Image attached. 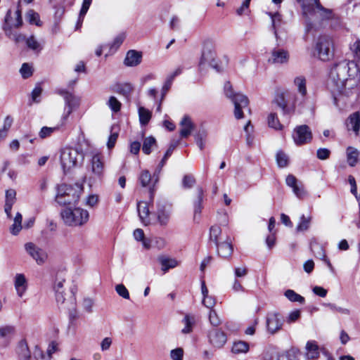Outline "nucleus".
Instances as JSON below:
<instances>
[{"mask_svg": "<svg viewBox=\"0 0 360 360\" xmlns=\"http://www.w3.org/2000/svg\"><path fill=\"white\" fill-rule=\"evenodd\" d=\"M301 7L307 32L319 31L333 18V11L323 7L320 0H302Z\"/></svg>", "mask_w": 360, "mask_h": 360, "instance_id": "nucleus-1", "label": "nucleus"}, {"mask_svg": "<svg viewBox=\"0 0 360 360\" xmlns=\"http://www.w3.org/2000/svg\"><path fill=\"white\" fill-rule=\"evenodd\" d=\"M349 63L342 60L334 64L330 71L328 86L333 97L334 104L338 107L340 103H345V97L349 96V91L345 88L349 71Z\"/></svg>", "mask_w": 360, "mask_h": 360, "instance_id": "nucleus-2", "label": "nucleus"}, {"mask_svg": "<svg viewBox=\"0 0 360 360\" xmlns=\"http://www.w3.org/2000/svg\"><path fill=\"white\" fill-rule=\"evenodd\" d=\"M83 192V186L80 184L74 185L61 184L57 188L56 201L62 206L76 205L79 202Z\"/></svg>", "mask_w": 360, "mask_h": 360, "instance_id": "nucleus-3", "label": "nucleus"}, {"mask_svg": "<svg viewBox=\"0 0 360 360\" xmlns=\"http://www.w3.org/2000/svg\"><path fill=\"white\" fill-rule=\"evenodd\" d=\"M64 224L68 226H82L89 219V212L80 207H66L60 212Z\"/></svg>", "mask_w": 360, "mask_h": 360, "instance_id": "nucleus-4", "label": "nucleus"}, {"mask_svg": "<svg viewBox=\"0 0 360 360\" xmlns=\"http://www.w3.org/2000/svg\"><path fill=\"white\" fill-rule=\"evenodd\" d=\"M224 94L231 101L234 105V116L236 119H242L243 117V109L248 108V98L240 93H235L231 83L226 82L224 86Z\"/></svg>", "mask_w": 360, "mask_h": 360, "instance_id": "nucleus-5", "label": "nucleus"}, {"mask_svg": "<svg viewBox=\"0 0 360 360\" xmlns=\"http://www.w3.org/2000/svg\"><path fill=\"white\" fill-rule=\"evenodd\" d=\"M215 58L216 53L213 42L210 39L205 40L200 59V65L207 64L215 69L217 72H220V67L219 66Z\"/></svg>", "mask_w": 360, "mask_h": 360, "instance_id": "nucleus-6", "label": "nucleus"}, {"mask_svg": "<svg viewBox=\"0 0 360 360\" xmlns=\"http://www.w3.org/2000/svg\"><path fill=\"white\" fill-rule=\"evenodd\" d=\"M333 41L328 36H320L315 46V51L318 58L323 61H328L333 56L332 49Z\"/></svg>", "mask_w": 360, "mask_h": 360, "instance_id": "nucleus-7", "label": "nucleus"}, {"mask_svg": "<svg viewBox=\"0 0 360 360\" xmlns=\"http://www.w3.org/2000/svg\"><path fill=\"white\" fill-rule=\"evenodd\" d=\"M79 155V152L72 148H65L60 150V164L65 173L76 165Z\"/></svg>", "mask_w": 360, "mask_h": 360, "instance_id": "nucleus-8", "label": "nucleus"}, {"mask_svg": "<svg viewBox=\"0 0 360 360\" xmlns=\"http://www.w3.org/2000/svg\"><path fill=\"white\" fill-rule=\"evenodd\" d=\"M22 25V18L21 15L20 1H18L17 11L12 15L11 10H8L6 17L5 23L3 27L6 34H10L12 28H19Z\"/></svg>", "mask_w": 360, "mask_h": 360, "instance_id": "nucleus-9", "label": "nucleus"}, {"mask_svg": "<svg viewBox=\"0 0 360 360\" xmlns=\"http://www.w3.org/2000/svg\"><path fill=\"white\" fill-rule=\"evenodd\" d=\"M292 138L297 146H302L311 141V131L307 125H300L294 129Z\"/></svg>", "mask_w": 360, "mask_h": 360, "instance_id": "nucleus-10", "label": "nucleus"}, {"mask_svg": "<svg viewBox=\"0 0 360 360\" xmlns=\"http://www.w3.org/2000/svg\"><path fill=\"white\" fill-rule=\"evenodd\" d=\"M56 93L63 96L65 100V112L63 118L66 119L72 113V110L79 105V99L65 89H58Z\"/></svg>", "mask_w": 360, "mask_h": 360, "instance_id": "nucleus-11", "label": "nucleus"}, {"mask_svg": "<svg viewBox=\"0 0 360 360\" xmlns=\"http://www.w3.org/2000/svg\"><path fill=\"white\" fill-rule=\"evenodd\" d=\"M266 328L270 334H275L282 328L283 319L278 313H269L266 316Z\"/></svg>", "mask_w": 360, "mask_h": 360, "instance_id": "nucleus-12", "label": "nucleus"}, {"mask_svg": "<svg viewBox=\"0 0 360 360\" xmlns=\"http://www.w3.org/2000/svg\"><path fill=\"white\" fill-rule=\"evenodd\" d=\"M27 252L37 262L38 264H44L47 258L46 252L37 247L33 243H27L25 245Z\"/></svg>", "mask_w": 360, "mask_h": 360, "instance_id": "nucleus-13", "label": "nucleus"}, {"mask_svg": "<svg viewBox=\"0 0 360 360\" xmlns=\"http://www.w3.org/2000/svg\"><path fill=\"white\" fill-rule=\"evenodd\" d=\"M208 338L210 344L217 348L222 347L227 341L225 333L217 328L210 330Z\"/></svg>", "mask_w": 360, "mask_h": 360, "instance_id": "nucleus-14", "label": "nucleus"}, {"mask_svg": "<svg viewBox=\"0 0 360 360\" xmlns=\"http://www.w3.org/2000/svg\"><path fill=\"white\" fill-rule=\"evenodd\" d=\"M91 172L98 178H101L104 172V162L103 156L99 154L93 155L91 160Z\"/></svg>", "mask_w": 360, "mask_h": 360, "instance_id": "nucleus-15", "label": "nucleus"}, {"mask_svg": "<svg viewBox=\"0 0 360 360\" xmlns=\"http://www.w3.org/2000/svg\"><path fill=\"white\" fill-rule=\"evenodd\" d=\"M139 181L143 187H149L150 202H153L154 198L155 184H153V187L150 186L153 179L149 171L146 169L141 171L139 177Z\"/></svg>", "mask_w": 360, "mask_h": 360, "instance_id": "nucleus-16", "label": "nucleus"}, {"mask_svg": "<svg viewBox=\"0 0 360 360\" xmlns=\"http://www.w3.org/2000/svg\"><path fill=\"white\" fill-rule=\"evenodd\" d=\"M290 56L288 51L283 49H274L269 61L273 63L284 64L288 62Z\"/></svg>", "mask_w": 360, "mask_h": 360, "instance_id": "nucleus-17", "label": "nucleus"}, {"mask_svg": "<svg viewBox=\"0 0 360 360\" xmlns=\"http://www.w3.org/2000/svg\"><path fill=\"white\" fill-rule=\"evenodd\" d=\"M180 136L181 138H187L194 129V124L191 119L188 115H184L180 122Z\"/></svg>", "mask_w": 360, "mask_h": 360, "instance_id": "nucleus-18", "label": "nucleus"}, {"mask_svg": "<svg viewBox=\"0 0 360 360\" xmlns=\"http://www.w3.org/2000/svg\"><path fill=\"white\" fill-rule=\"evenodd\" d=\"M346 125L348 130H352L358 134L360 130V112H355L351 114L347 120Z\"/></svg>", "mask_w": 360, "mask_h": 360, "instance_id": "nucleus-19", "label": "nucleus"}, {"mask_svg": "<svg viewBox=\"0 0 360 360\" xmlns=\"http://www.w3.org/2000/svg\"><path fill=\"white\" fill-rule=\"evenodd\" d=\"M306 358L309 360H315L319 357V347L314 340L308 341L306 344Z\"/></svg>", "mask_w": 360, "mask_h": 360, "instance_id": "nucleus-20", "label": "nucleus"}, {"mask_svg": "<svg viewBox=\"0 0 360 360\" xmlns=\"http://www.w3.org/2000/svg\"><path fill=\"white\" fill-rule=\"evenodd\" d=\"M14 285L18 295L22 297L27 287V280L24 274H17L15 275L14 278Z\"/></svg>", "mask_w": 360, "mask_h": 360, "instance_id": "nucleus-21", "label": "nucleus"}, {"mask_svg": "<svg viewBox=\"0 0 360 360\" xmlns=\"http://www.w3.org/2000/svg\"><path fill=\"white\" fill-rule=\"evenodd\" d=\"M158 260L161 264V270L166 273L170 269L175 268L179 265V262L174 258H170L165 255H160L158 257Z\"/></svg>", "mask_w": 360, "mask_h": 360, "instance_id": "nucleus-22", "label": "nucleus"}, {"mask_svg": "<svg viewBox=\"0 0 360 360\" xmlns=\"http://www.w3.org/2000/svg\"><path fill=\"white\" fill-rule=\"evenodd\" d=\"M141 53L134 51L130 50L127 52L124 59V65L129 67L136 66L141 62Z\"/></svg>", "mask_w": 360, "mask_h": 360, "instance_id": "nucleus-23", "label": "nucleus"}, {"mask_svg": "<svg viewBox=\"0 0 360 360\" xmlns=\"http://www.w3.org/2000/svg\"><path fill=\"white\" fill-rule=\"evenodd\" d=\"M16 353L19 360H30L31 358V352L29 349L27 343L22 340L19 342L16 347Z\"/></svg>", "mask_w": 360, "mask_h": 360, "instance_id": "nucleus-24", "label": "nucleus"}, {"mask_svg": "<svg viewBox=\"0 0 360 360\" xmlns=\"http://www.w3.org/2000/svg\"><path fill=\"white\" fill-rule=\"evenodd\" d=\"M137 210L141 222L144 225H147L149 223V220L148 218L150 214L148 203L143 201L138 202Z\"/></svg>", "mask_w": 360, "mask_h": 360, "instance_id": "nucleus-25", "label": "nucleus"}, {"mask_svg": "<svg viewBox=\"0 0 360 360\" xmlns=\"http://www.w3.org/2000/svg\"><path fill=\"white\" fill-rule=\"evenodd\" d=\"M311 249L314 252V255L317 258L323 260L326 262V264H327V266L329 267V269L332 271H333V267L330 262L329 261V259L327 258L323 248L319 244L315 243L314 245H312V244L311 245Z\"/></svg>", "mask_w": 360, "mask_h": 360, "instance_id": "nucleus-26", "label": "nucleus"}, {"mask_svg": "<svg viewBox=\"0 0 360 360\" xmlns=\"http://www.w3.org/2000/svg\"><path fill=\"white\" fill-rule=\"evenodd\" d=\"M215 245L217 248L218 255L220 257L227 258L231 255L233 246L231 242L227 240Z\"/></svg>", "mask_w": 360, "mask_h": 360, "instance_id": "nucleus-27", "label": "nucleus"}, {"mask_svg": "<svg viewBox=\"0 0 360 360\" xmlns=\"http://www.w3.org/2000/svg\"><path fill=\"white\" fill-rule=\"evenodd\" d=\"M274 102L282 110L283 115H290L294 112V107L288 106L283 94L278 95Z\"/></svg>", "mask_w": 360, "mask_h": 360, "instance_id": "nucleus-28", "label": "nucleus"}, {"mask_svg": "<svg viewBox=\"0 0 360 360\" xmlns=\"http://www.w3.org/2000/svg\"><path fill=\"white\" fill-rule=\"evenodd\" d=\"M197 191V199L193 202V207H194V218H196L198 214H200L202 211V203L204 198V191L202 187L198 186L196 189Z\"/></svg>", "mask_w": 360, "mask_h": 360, "instance_id": "nucleus-29", "label": "nucleus"}, {"mask_svg": "<svg viewBox=\"0 0 360 360\" xmlns=\"http://www.w3.org/2000/svg\"><path fill=\"white\" fill-rule=\"evenodd\" d=\"M134 90V86L130 83H121L115 85V92L129 98Z\"/></svg>", "mask_w": 360, "mask_h": 360, "instance_id": "nucleus-30", "label": "nucleus"}, {"mask_svg": "<svg viewBox=\"0 0 360 360\" xmlns=\"http://www.w3.org/2000/svg\"><path fill=\"white\" fill-rule=\"evenodd\" d=\"M158 220L162 226L167 224L169 219V212L166 210L165 207L158 202L157 211Z\"/></svg>", "mask_w": 360, "mask_h": 360, "instance_id": "nucleus-31", "label": "nucleus"}, {"mask_svg": "<svg viewBox=\"0 0 360 360\" xmlns=\"http://www.w3.org/2000/svg\"><path fill=\"white\" fill-rule=\"evenodd\" d=\"M268 15L271 19V27L274 30V35L276 39H278V27H279L280 24L281 23V15L278 12L276 13H271L269 12L267 13Z\"/></svg>", "mask_w": 360, "mask_h": 360, "instance_id": "nucleus-32", "label": "nucleus"}, {"mask_svg": "<svg viewBox=\"0 0 360 360\" xmlns=\"http://www.w3.org/2000/svg\"><path fill=\"white\" fill-rule=\"evenodd\" d=\"M126 37L125 33L122 32L119 34L114 39L113 41L108 44V46L109 47V54H111L114 52H115L117 49L121 46V44L123 43L124 39Z\"/></svg>", "mask_w": 360, "mask_h": 360, "instance_id": "nucleus-33", "label": "nucleus"}, {"mask_svg": "<svg viewBox=\"0 0 360 360\" xmlns=\"http://www.w3.org/2000/svg\"><path fill=\"white\" fill-rule=\"evenodd\" d=\"M359 151L353 148L348 147L347 149V162L349 166L354 167L358 161Z\"/></svg>", "mask_w": 360, "mask_h": 360, "instance_id": "nucleus-34", "label": "nucleus"}, {"mask_svg": "<svg viewBox=\"0 0 360 360\" xmlns=\"http://www.w3.org/2000/svg\"><path fill=\"white\" fill-rule=\"evenodd\" d=\"M22 214L20 212H17L14 218L13 224L10 228L11 233L13 235H18L22 229Z\"/></svg>", "mask_w": 360, "mask_h": 360, "instance_id": "nucleus-35", "label": "nucleus"}, {"mask_svg": "<svg viewBox=\"0 0 360 360\" xmlns=\"http://www.w3.org/2000/svg\"><path fill=\"white\" fill-rule=\"evenodd\" d=\"M284 295L286 297V298L292 302H299L301 304L304 303V297L302 295L297 294L293 290L288 289L285 291Z\"/></svg>", "mask_w": 360, "mask_h": 360, "instance_id": "nucleus-36", "label": "nucleus"}, {"mask_svg": "<svg viewBox=\"0 0 360 360\" xmlns=\"http://www.w3.org/2000/svg\"><path fill=\"white\" fill-rule=\"evenodd\" d=\"M267 120L269 127L276 130H281L283 129V125L280 123L276 112H271L268 116Z\"/></svg>", "mask_w": 360, "mask_h": 360, "instance_id": "nucleus-37", "label": "nucleus"}, {"mask_svg": "<svg viewBox=\"0 0 360 360\" xmlns=\"http://www.w3.org/2000/svg\"><path fill=\"white\" fill-rule=\"evenodd\" d=\"M295 85L297 87L299 93L304 96L307 94L306 79L303 76L296 77L294 79Z\"/></svg>", "mask_w": 360, "mask_h": 360, "instance_id": "nucleus-38", "label": "nucleus"}, {"mask_svg": "<svg viewBox=\"0 0 360 360\" xmlns=\"http://www.w3.org/2000/svg\"><path fill=\"white\" fill-rule=\"evenodd\" d=\"M139 116L141 124L146 125L151 118V112L143 107H139Z\"/></svg>", "mask_w": 360, "mask_h": 360, "instance_id": "nucleus-39", "label": "nucleus"}, {"mask_svg": "<svg viewBox=\"0 0 360 360\" xmlns=\"http://www.w3.org/2000/svg\"><path fill=\"white\" fill-rule=\"evenodd\" d=\"M156 145V140L153 136H148L144 139L142 150L146 155L150 154L152 147Z\"/></svg>", "mask_w": 360, "mask_h": 360, "instance_id": "nucleus-40", "label": "nucleus"}, {"mask_svg": "<svg viewBox=\"0 0 360 360\" xmlns=\"http://www.w3.org/2000/svg\"><path fill=\"white\" fill-rule=\"evenodd\" d=\"M249 350V345L244 341H238L233 343L232 352L235 354L246 353Z\"/></svg>", "mask_w": 360, "mask_h": 360, "instance_id": "nucleus-41", "label": "nucleus"}, {"mask_svg": "<svg viewBox=\"0 0 360 360\" xmlns=\"http://www.w3.org/2000/svg\"><path fill=\"white\" fill-rule=\"evenodd\" d=\"M221 233V229L220 226L217 225H214L211 226L210 229V242L214 243V245H218L219 243V236Z\"/></svg>", "mask_w": 360, "mask_h": 360, "instance_id": "nucleus-42", "label": "nucleus"}, {"mask_svg": "<svg viewBox=\"0 0 360 360\" xmlns=\"http://www.w3.org/2000/svg\"><path fill=\"white\" fill-rule=\"evenodd\" d=\"M311 217H306L304 214L300 217V222L296 227L297 232L307 231L310 226Z\"/></svg>", "mask_w": 360, "mask_h": 360, "instance_id": "nucleus-43", "label": "nucleus"}, {"mask_svg": "<svg viewBox=\"0 0 360 360\" xmlns=\"http://www.w3.org/2000/svg\"><path fill=\"white\" fill-rule=\"evenodd\" d=\"M26 18L30 24L36 25L37 26L41 25L39 15L34 10H29L26 13Z\"/></svg>", "mask_w": 360, "mask_h": 360, "instance_id": "nucleus-44", "label": "nucleus"}, {"mask_svg": "<svg viewBox=\"0 0 360 360\" xmlns=\"http://www.w3.org/2000/svg\"><path fill=\"white\" fill-rule=\"evenodd\" d=\"M177 145H178V141L171 143V144L169 145L168 149L167 150L166 153H165L162 159L161 160V161L160 162V170H161L162 168L164 167L167 159L172 155L174 150L176 148Z\"/></svg>", "mask_w": 360, "mask_h": 360, "instance_id": "nucleus-45", "label": "nucleus"}, {"mask_svg": "<svg viewBox=\"0 0 360 360\" xmlns=\"http://www.w3.org/2000/svg\"><path fill=\"white\" fill-rule=\"evenodd\" d=\"M182 322L184 323V327L181 330V333L184 334L190 333L192 331V328L194 323L193 318H191L188 315H186L182 320Z\"/></svg>", "mask_w": 360, "mask_h": 360, "instance_id": "nucleus-46", "label": "nucleus"}, {"mask_svg": "<svg viewBox=\"0 0 360 360\" xmlns=\"http://www.w3.org/2000/svg\"><path fill=\"white\" fill-rule=\"evenodd\" d=\"M276 360H298V358L295 351L288 350L285 352L278 354Z\"/></svg>", "mask_w": 360, "mask_h": 360, "instance_id": "nucleus-47", "label": "nucleus"}, {"mask_svg": "<svg viewBox=\"0 0 360 360\" xmlns=\"http://www.w3.org/2000/svg\"><path fill=\"white\" fill-rule=\"evenodd\" d=\"M108 106L114 112H117L121 109V103L115 96H110L107 102Z\"/></svg>", "mask_w": 360, "mask_h": 360, "instance_id": "nucleus-48", "label": "nucleus"}, {"mask_svg": "<svg viewBox=\"0 0 360 360\" xmlns=\"http://www.w3.org/2000/svg\"><path fill=\"white\" fill-rule=\"evenodd\" d=\"M196 181L194 176L191 174H186L182 179V186L184 188H191L195 184Z\"/></svg>", "mask_w": 360, "mask_h": 360, "instance_id": "nucleus-49", "label": "nucleus"}, {"mask_svg": "<svg viewBox=\"0 0 360 360\" xmlns=\"http://www.w3.org/2000/svg\"><path fill=\"white\" fill-rule=\"evenodd\" d=\"M276 162L279 167H285L288 164V157L283 151H278L276 154Z\"/></svg>", "mask_w": 360, "mask_h": 360, "instance_id": "nucleus-50", "label": "nucleus"}, {"mask_svg": "<svg viewBox=\"0 0 360 360\" xmlns=\"http://www.w3.org/2000/svg\"><path fill=\"white\" fill-rule=\"evenodd\" d=\"M323 306L328 307L332 311H337L342 314L349 315L350 310L347 308H342L341 307H338L333 303H325Z\"/></svg>", "mask_w": 360, "mask_h": 360, "instance_id": "nucleus-51", "label": "nucleus"}, {"mask_svg": "<svg viewBox=\"0 0 360 360\" xmlns=\"http://www.w3.org/2000/svg\"><path fill=\"white\" fill-rule=\"evenodd\" d=\"M14 333V328L11 326H6L0 328V340H6Z\"/></svg>", "mask_w": 360, "mask_h": 360, "instance_id": "nucleus-52", "label": "nucleus"}, {"mask_svg": "<svg viewBox=\"0 0 360 360\" xmlns=\"http://www.w3.org/2000/svg\"><path fill=\"white\" fill-rule=\"evenodd\" d=\"M58 127H43L39 132V136L41 139L49 137L53 132L57 131Z\"/></svg>", "mask_w": 360, "mask_h": 360, "instance_id": "nucleus-53", "label": "nucleus"}, {"mask_svg": "<svg viewBox=\"0 0 360 360\" xmlns=\"http://www.w3.org/2000/svg\"><path fill=\"white\" fill-rule=\"evenodd\" d=\"M209 320L210 323L213 326H218L221 323V320L219 316L217 314L216 311L214 309H211L209 313Z\"/></svg>", "mask_w": 360, "mask_h": 360, "instance_id": "nucleus-54", "label": "nucleus"}, {"mask_svg": "<svg viewBox=\"0 0 360 360\" xmlns=\"http://www.w3.org/2000/svg\"><path fill=\"white\" fill-rule=\"evenodd\" d=\"M20 72L24 79L29 78L33 73L32 68L27 63H23Z\"/></svg>", "mask_w": 360, "mask_h": 360, "instance_id": "nucleus-55", "label": "nucleus"}, {"mask_svg": "<svg viewBox=\"0 0 360 360\" xmlns=\"http://www.w3.org/2000/svg\"><path fill=\"white\" fill-rule=\"evenodd\" d=\"M33 355L36 360H52L49 354H44L43 351L37 347H36Z\"/></svg>", "mask_w": 360, "mask_h": 360, "instance_id": "nucleus-56", "label": "nucleus"}, {"mask_svg": "<svg viewBox=\"0 0 360 360\" xmlns=\"http://www.w3.org/2000/svg\"><path fill=\"white\" fill-rule=\"evenodd\" d=\"M115 290L117 293L124 299H129V293L128 290L123 284H118L115 286Z\"/></svg>", "mask_w": 360, "mask_h": 360, "instance_id": "nucleus-57", "label": "nucleus"}, {"mask_svg": "<svg viewBox=\"0 0 360 360\" xmlns=\"http://www.w3.org/2000/svg\"><path fill=\"white\" fill-rule=\"evenodd\" d=\"M92 0H83L82 8L79 12V20L83 21L85 15L86 14Z\"/></svg>", "mask_w": 360, "mask_h": 360, "instance_id": "nucleus-58", "label": "nucleus"}, {"mask_svg": "<svg viewBox=\"0 0 360 360\" xmlns=\"http://www.w3.org/2000/svg\"><path fill=\"white\" fill-rule=\"evenodd\" d=\"M292 191L300 199H302L307 195V192L302 184L299 185L297 184V185L292 188Z\"/></svg>", "mask_w": 360, "mask_h": 360, "instance_id": "nucleus-59", "label": "nucleus"}, {"mask_svg": "<svg viewBox=\"0 0 360 360\" xmlns=\"http://www.w3.org/2000/svg\"><path fill=\"white\" fill-rule=\"evenodd\" d=\"M330 155V150L325 148H319L316 152L317 158L321 160H327Z\"/></svg>", "mask_w": 360, "mask_h": 360, "instance_id": "nucleus-60", "label": "nucleus"}, {"mask_svg": "<svg viewBox=\"0 0 360 360\" xmlns=\"http://www.w3.org/2000/svg\"><path fill=\"white\" fill-rule=\"evenodd\" d=\"M184 350L181 347L172 349L170 352V356L173 360H183Z\"/></svg>", "mask_w": 360, "mask_h": 360, "instance_id": "nucleus-61", "label": "nucleus"}, {"mask_svg": "<svg viewBox=\"0 0 360 360\" xmlns=\"http://www.w3.org/2000/svg\"><path fill=\"white\" fill-rule=\"evenodd\" d=\"M202 302L205 307L212 309L215 305L216 301L213 297L208 295L203 297Z\"/></svg>", "mask_w": 360, "mask_h": 360, "instance_id": "nucleus-62", "label": "nucleus"}, {"mask_svg": "<svg viewBox=\"0 0 360 360\" xmlns=\"http://www.w3.org/2000/svg\"><path fill=\"white\" fill-rule=\"evenodd\" d=\"M94 300L91 298H84L83 300L82 306L84 309L88 312L91 313L93 311Z\"/></svg>", "mask_w": 360, "mask_h": 360, "instance_id": "nucleus-63", "label": "nucleus"}, {"mask_svg": "<svg viewBox=\"0 0 360 360\" xmlns=\"http://www.w3.org/2000/svg\"><path fill=\"white\" fill-rule=\"evenodd\" d=\"M26 44L30 49L32 50H37L39 48V44L33 36H31L27 39Z\"/></svg>", "mask_w": 360, "mask_h": 360, "instance_id": "nucleus-64", "label": "nucleus"}]
</instances>
